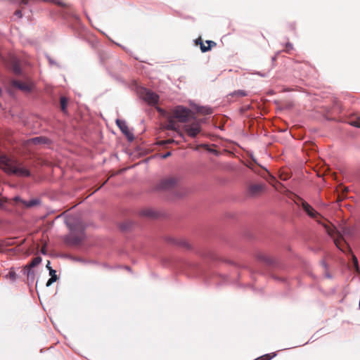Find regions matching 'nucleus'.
<instances>
[{"label":"nucleus","instance_id":"nucleus-15","mask_svg":"<svg viewBox=\"0 0 360 360\" xmlns=\"http://www.w3.org/2000/svg\"><path fill=\"white\" fill-rule=\"evenodd\" d=\"M167 119V129L169 130H176V124L174 120L176 119L172 115H169Z\"/></svg>","mask_w":360,"mask_h":360},{"label":"nucleus","instance_id":"nucleus-10","mask_svg":"<svg viewBox=\"0 0 360 360\" xmlns=\"http://www.w3.org/2000/svg\"><path fill=\"white\" fill-rule=\"evenodd\" d=\"M23 274L27 276L28 285H32L34 283L35 279V272L32 269H30L27 267H23L22 269Z\"/></svg>","mask_w":360,"mask_h":360},{"label":"nucleus","instance_id":"nucleus-29","mask_svg":"<svg viewBox=\"0 0 360 360\" xmlns=\"http://www.w3.org/2000/svg\"><path fill=\"white\" fill-rule=\"evenodd\" d=\"M53 3L57 4V5H59V6H65V4L60 1V0H51Z\"/></svg>","mask_w":360,"mask_h":360},{"label":"nucleus","instance_id":"nucleus-25","mask_svg":"<svg viewBox=\"0 0 360 360\" xmlns=\"http://www.w3.org/2000/svg\"><path fill=\"white\" fill-rule=\"evenodd\" d=\"M60 105L63 111H65L67 106V100L65 97L60 98Z\"/></svg>","mask_w":360,"mask_h":360},{"label":"nucleus","instance_id":"nucleus-30","mask_svg":"<svg viewBox=\"0 0 360 360\" xmlns=\"http://www.w3.org/2000/svg\"><path fill=\"white\" fill-rule=\"evenodd\" d=\"M15 15H16L17 17L18 18H22V12L20 10H16L15 11Z\"/></svg>","mask_w":360,"mask_h":360},{"label":"nucleus","instance_id":"nucleus-1","mask_svg":"<svg viewBox=\"0 0 360 360\" xmlns=\"http://www.w3.org/2000/svg\"><path fill=\"white\" fill-rule=\"evenodd\" d=\"M65 224L70 231V235L65 237V242L69 245H77L85 238V225L79 219L68 217Z\"/></svg>","mask_w":360,"mask_h":360},{"label":"nucleus","instance_id":"nucleus-22","mask_svg":"<svg viewBox=\"0 0 360 360\" xmlns=\"http://www.w3.org/2000/svg\"><path fill=\"white\" fill-rule=\"evenodd\" d=\"M230 95L232 96L244 97L248 95V93L244 90H237V91H234Z\"/></svg>","mask_w":360,"mask_h":360},{"label":"nucleus","instance_id":"nucleus-43","mask_svg":"<svg viewBox=\"0 0 360 360\" xmlns=\"http://www.w3.org/2000/svg\"><path fill=\"white\" fill-rule=\"evenodd\" d=\"M354 259H355V262H356V264H358L357 259L355 257V258H354Z\"/></svg>","mask_w":360,"mask_h":360},{"label":"nucleus","instance_id":"nucleus-11","mask_svg":"<svg viewBox=\"0 0 360 360\" xmlns=\"http://www.w3.org/2000/svg\"><path fill=\"white\" fill-rule=\"evenodd\" d=\"M257 258L264 263H266L268 265H274L276 262L275 259L272 258L271 257L264 254V253H259L257 255Z\"/></svg>","mask_w":360,"mask_h":360},{"label":"nucleus","instance_id":"nucleus-44","mask_svg":"<svg viewBox=\"0 0 360 360\" xmlns=\"http://www.w3.org/2000/svg\"><path fill=\"white\" fill-rule=\"evenodd\" d=\"M276 60V57H273L272 60Z\"/></svg>","mask_w":360,"mask_h":360},{"label":"nucleus","instance_id":"nucleus-4","mask_svg":"<svg viewBox=\"0 0 360 360\" xmlns=\"http://www.w3.org/2000/svg\"><path fill=\"white\" fill-rule=\"evenodd\" d=\"M140 97L148 105H155L159 101V96L147 88H141L139 90Z\"/></svg>","mask_w":360,"mask_h":360},{"label":"nucleus","instance_id":"nucleus-5","mask_svg":"<svg viewBox=\"0 0 360 360\" xmlns=\"http://www.w3.org/2000/svg\"><path fill=\"white\" fill-rule=\"evenodd\" d=\"M171 115L179 122L186 123L189 119L191 110L182 105H177L172 110Z\"/></svg>","mask_w":360,"mask_h":360},{"label":"nucleus","instance_id":"nucleus-27","mask_svg":"<svg viewBox=\"0 0 360 360\" xmlns=\"http://www.w3.org/2000/svg\"><path fill=\"white\" fill-rule=\"evenodd\" d=\"M7 198H0V208L1 209H6V207L4 205V203L7 202Z\"/></svg>","mask_w":360,"mask_h":360},{"label":"nucleus","instance_id":"nucleus-36","mask_svg":"<svg viewBox=\"0 0 360 360\" xmlns=\"http://www.w3.org/2000/svg\"><path fill=\"white\" fill-rule=\"evenodd\" d=\"M157 110H158V112H160L162 114H165V112L162 108H160L158 107Z\"/></svg>","mask_w":360,"mask_h":360},{"label":"nucleus","instance_id":"nucleus-16","mask_svg":"<svg viewBox=\"0 0 360 360\" xmlns=\"http://www.w3.org/2000/svg\"><path fill=\"white\" fill-rule=\"evenodd\" d=\"M334 243L337 248L342 252H345L346 249L348 248L347 244L345 243V241H344V240L342 238L335 239Z\"/></svg>","mask_w":360,"mask_h":360},{"label":"nucleus","instance_id":"nucleus-28","mask_svg":"<svg viewBox=\"0 0 360 360\" xmlns=\"http://www.w3.org/2000/svg\"><path fill=\"white\" fill-rule=\"evenodd\" d=\"M203 108V110H198V111L202 112V113L207 114V115L211 114L212 112V110L210 108Z\"/></svg>","mask_w":360,"mask_h":360},{"label":"nucleus","instance_id":"nucleus-3","mask_svg":"<svg viewBox=\"0 0 360 360\" xmlns=\"http://www.w3.org/2000/svg\"><path fill=\"white\" fill-rule=\"evenodd\" d=\"M297 204L302 207L303 210L307 214L309 217L313 219H316V221L323 226L326 233L329 236H333L335 232V228L326 223L322 222L320 219H317V217L319 216V212H316L307 202L303 199H300V202H297Z\"/></svg>","mask_w":360,"mask_h":360},{"label":"nucleus","instance_id":"nucleus-18","mask_svg":"<svg viewBox=\"0 0 360 360\" xmlns=\"http://www.w3.org/2000/svg\"><path fill=\"white\" fill-rule=\"evenodd\" d=\"M49 275L51 278L48 280L46 283V286H50L52 283L56 281L58 279L56 271L53 270L52 268H50L49 269Z\"/></svg>","mask_w":360,"mask_h":360},{"label":"nucleus","instance_id":"nucleus-41","mask_svg":"<svg viewBox=\"0 0 360 360\" xmlns=\"http://www.w3.org/2000/svg\"><path fill=\"white\" fill-rule=\"evenodd\" d=\"M41 253H42V254H44V255H45V254H46V250H45V248H43L41 249Z\"/></svg>","mask_w":360,"mask_h":360},{"label":"nucleus","instance_id":"nucleus-38","mask_svg":"<svg viewBox=\"0 0 360 360\" xmlns=\"http://www.w3.org/2000/svg\"><path fill=\"white\" fill-rule=\"evenodd\" d=\"M74 260L77 261V262H82L83 261L81 258H79V257L75 258Z\"/></svg>","mask_w":360,"mask_h":360},{"label":"nucleus","instance_id":"nucleus-17","mask_svg":"<svg viewBox=\"0 0 360 360\" xmlns=\"http://www.w3.org/2000/svg\"><path fill=\"white\" fill-rule=\"evenodd\" d=\"M206 42L208 44V46H205L201 41H200V50L202 53L210 51L212 46L216 45V43L213 41L208 40Z\"/></svg>","mask_w":360,"mask_h":360},{"label":"nucleus","instance_id":"nucleus-6","mask_svg":"<svg viewBox=\"0 0 360 360\" xmlns=\"http://www.w3.org/2000/svg\"><path fill=\"white\" fill-rule=\"evenodd\" d=\"M178 183V179L175 177L169 176L162 179L158 184L157 188L161 191H170L173 189Z\"/></svg>","mask_w":360,"mask_h":360},{"label":"nucleus","instance_id":"nucleus-26","mask_svg":"<svg viewBox=\"0 0 360 360\" xmlns=\"http://www.w3.org/2000/svg\"><path fill=\"white\" fill-rule=\"evenodd\" d=\"M350 124L352 126L360 128V118H358L356 120L352 121Z\"/></svg>","mask_w":360,"mask_h":360},{"label":"nucleus","instance_id":"nucleus-32","mask_svg":"<svg viewBox=\"0 0 360 360\" xmlns=\"http://www.w3.org/2000/svg\"><path fill=\"white\" fill-rule=\"evenodd\" d=\"M13 200L15 202H20L22 203V200H23L22 199H21V198L20 196H15L13 198Z\"/></svg>","mask_w":360,"mask_h":360},{"label":"nucleus","instance_id":"nucleus-21","mask_svg":"<svg viewBox=\"0 0 360 360\" xmlns=\"http://www.w3.org/2000/svg\"><path fill=\"white\" fill-rule=\"evenodd\" d=\"M6 278L10 279L11 281L14 282L17 278V274L14 271L13 269L11 268L7 275L5 276Z\"/></svg>","mask_w":360,"mask_h":360},{"label":"nucleus","instance_id":"nucleus-34","mask_svg":"<svg viewBox=\"0 0 360 360\" xmlns=\"http://www.w3.org/2000/svg\"><path fill=\"white\" fill-rule=\"evenodd\" d=\"M286 48L288 49V50H291L292 49V44L290 42H288L286 44Z\"/></svg>","mask_w":360,"mask_h":360},{"label":"nucleus","instance_id":"nucleus-12","mask_svg":"<svg viewBox=\"0 0 360 360\" xmlns=\"http://www.w3.org/2000/svg\"><path fill=\"white\" fill-rule=\"evenodd\" d=\"M28 142L35 145H42L49 143L50 140L44 136H36L29 139Z\"/></svg>","mask_w":360,"mask_h":360},{"label":"nucleus","instance_id":"nucleus-35","mask_svg":"<svg viewBox=\"0 0 360 360\" xmlns=\"http://www.w3.org/2000/svg\"><path fill=\"white\" fill-rule=\"evenodd\" d=\"M321 265H322V266H323L326 269L328 268V266H327V264H326V262H325V261H323H323H321Z\"/></svg>","mask_w":360,"mask_h":360},{"label":"nucleus","instance_id":"nucleus-14","mask_svg":"<svg viewBox=\"0 0 360 360\" xmlns=\"http://www.w3.org/2000/svg\"><path fill=\"white\" fill-rule=\"evenodd\" d=\"M12 85L14 87H15L20 90L24 91H29L30 90L28 85H27L25 83L17 81V80L12 81Z\"/></svg>","mask_w":360,"mask_h":360},{"label":"nucleus","instance_id":"nucleus-19","mask_svg":"<svg viewBox=\"0 0 360 360\" xmlns=\"http://www.w3.org/2000/svg\"><path fill=\"white\" fill-rule=\"evenodd\" d=\"M41 262V257L40 256L35 257L32 261L26 264L25 267L32 269L39 264Z\"/></svg>","mask_w":360,"mask_h":360},{"label":"nucleus","instance_id":"nucleus-13","mask_svg":"<svg viewBox=\"0 0 360 360\" xmlns=\"http://www.w3.org/2000/svg\"><path fill=\"white\" fill-rule=\"evenodd\" d=\"M22 204L27 207V208H30V207H34V206H37V205H39L41 204V200L38 198H33V199H31L28 201L27 200H22Z\"/></svg>","mask_w":360,"mask_h":360},{"label":"nucleus","instance_id":"nucleus-33","mask_svg":"<svg viewBox=\"0 0 360 360\" xmlns=\"http://www.w3.org/2000/svg\"><path fill=\"white\" fill-rule=\"evenodd\" d=\"M171 154H172L171 152H169V151L167 152L166 153L162 155V158L165 159V158H168L169 156H170Z\"/></svg>","mask_w":360,"mask_h":360},{"label":"nucleus","instance_id":"nucleus-8","mask_svg":"<svg viewBox=\"0 0 360 360\" xmlns=\"http://www.w3.org/2000/svg\"><path fill=\"white\" fill-rule=\"evenodd\" d=\"M116 124L129 141H132L134 139V134L129 131L128 126L124 120L117 119L116 120Z\"/></svg>","mask_w":360,"mask_h":360},{"label":"nucleus","instance_id":"nucleus-9","mask_svg":"<svg viewBox=\"0 0 360 360\" xmlns=\"http://www.w3.org/2000/svg\"><path fill=\"white\" fill-rule=\"evenodd\" d=\"M263 184H252L248 187V194L252 197L256 196L263 190Z\"/></svg>","mask_w":360,"mask_h":360},{"label":"nucleus","instance_id":"nucleus-40","mask_svg":"<svg viewBox=\"0 0 360 360\" xmlns=\"http://www.w3.org/2000/svg\"><path fill=\"white\" fill-rule=\"evenodd\" d=\"M326 276L327 278H330L332 277V276H331V275H330L329 273H326Z\"/></svg>","mask_w":360,"mask_h":360},{"label":"nucleus","instance_id":"nucleus-37","mask_svg":"<svg viewBox=\"0 0 360 360\" xmlns=\"http://www.w3.org/2000/svg\"><path fill=\"white\" fill-rule=\"evenodd\" d=\"M181 245H183V246H184L186 248H188V245L187 244L186 242H182Z\"/></svg>","mask_w":360,"mask_h":360},{"label":"nucleus","instance_id":"nucleus-7","mask_svg":"<svg viewBox=\"0 0 360 360\" xmlns=\"http://www.w3.org/2000/svg\"><path fill=\"white\" fill-rule=\"evenodd\" d=\"M187 134L191 138H195L201 131V124L200 121H194L186 124L184 127Z\"/></svg>","mask_w":360,"mask_h":360},{"label":"nucleus","instance_id":"nucleus-2","mask_svg":"<svg viewBox=\"0 0 360 360\" xmlns=\"http://www.w3.org/2000/svg\"><path fill=\"white\" fill-rule=\"evenodd\" d=\"M0 168L9 174H15L19 176H30V171L21 167V164L17 160L11 159L8 156L0 155Z\"/></svg>","mask_w":360,"mask_h":360},{"label":"nucleus","instance_id":"nucleus-42","mask_svg":"<svg viewBox=\"0 0 360 360\" xmlns=\"http://www.w3.org/2000/svg\"><path fill=\"white\" fill-rule=\"evenodd\" d=\"M121 229L122 230H125V229H127V227L125 226H122Z\"/></svg>","mask_w":360,"mask_h":360},{"label":"nucleus","instance_id":"nucleus-20","mask_svg":"<svg viewBox=\"0 0 360 360\" xmlns=\"http://www.w3.org/2000/svg\"><path fill=\"white\" fill-rule=\"evenodd\" d=\"M12 70H13V72L17 75H20L22 73L21 67H20V64L17 62L13 63V64L12 65Z\"/></svg>","mask_w":360,"mask_h":360},{"label":"nucleus","instance_id":"nucleus-39","mask_svg":"<svg viewBox=\"0 0 360 360\" xmlns=\"http://www.w3.org/2000/svg\"><path fill=\"white\" fill-rule=\"evenodd\" d=\"M46 268L49 270L51 267L50 266V262H48V264H46Z\"/></svg>","mask_w":360,"mask_h":360},{"label":"nucleus","instance_id":"nucleus-31","mask_svg":"<svg viewBox=\"0 0 360 360\" xmlns=\"http://www.w3.org/2000/svg\"><path fill=\"white\" fill-rule=\"evenodd\" d=\"M255 74H256V75H259V76H261V77H268V74H267V73H262V72H257Z\"/></svg>","mask_w":360,"mask_h":360},{"label":"nucleus","instance_id":"nucleus-24","mask_svg":"<svg viewBox=\"0 0 360 360\" xmlns=\"http://www.w3.org/2000/svg\"><path fill=\"white\" fill-rule=\"evenodd\" d=\"M142 214L150 217H153L155 216L154 212L151 210H143L142 212Z\"/></svg>","mask_w":360,"mask_h":360},{"label":"nucleus","instance_id":"nucleus-23","mask_svg":"<svg viewBox=\"0 0 360 360\" xmlns=\"http://www.w3.org/2000/svg\"><path fill=\"white\" fill-rule=\"evenodd\" d=\"M46 57L51 65H56L58 68H60V65L57 63L56 60H54L50 56L46 55Z\"/></svg>","mask_w":360,"mask_h":360}]
</instances>
